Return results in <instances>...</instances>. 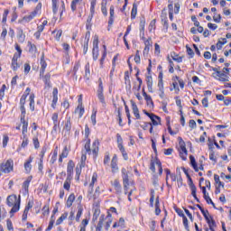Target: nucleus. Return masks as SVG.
<instances>
[{"instance_id":"412c9836","label":"nucleus","mask_w":231,"mask_h":231,"mask_svg":"<svg viewBox=\"0 0 231 231\" xmlns=\"http://www.w3.org/2000/svg\"><path fill=\"white\" fill-rule=\"evenodd\" d=\"M75 113H78L79 118H82L85 113L84 106L82 105H78L77 108L75 109Z\"/></svg>"},{"instance_id":"6e6d98bb","label":"nucleus","mask_w":231,"mask_h":231,"mask_svg":"<svg viewBox=\"0 0 231 231\" xmlns=\"http://www.w3.org/2000/svg\"><path fill=\"white\" fill-rule=\"evenodd\" d=\"M220 82H228V76H226L225 73L221 74V77L217 79Z\"/></svg>"},{"instance_id":"5fc2aeb1","label":"nucleus","mask_w":231,"mask_h":231,"mask_svg":"<svg viewBox=\"0 0 231 231\" xmlns=\"http://www.w3.org/2000/svg\"><path fill=\"white\" fill-rule=\"evenodd\" d=\"M97 178H98V175L97 173H93L92 181L89 184V187H91V189H93V185H95V182L97 181Z\"/></svg>"},{"instance_id":"603ef678","label":"nucleus","mask_w":231,"mask_h":231,"mask_svg":"<svg viewBox=\"0 0 231 231\" xmlns=\"http://www.w3.org/2000/svg\"><path fill=\"white\" fill-rule=\"evenodd\" d=\"M57 3H59V0H52V12L53 14H57V11L59 8L57 7Z\"/></svg>"},{"instance_id":"58836bf2","label":"nucleus","mask_w":231,"mask_h":231,"mask_svg":"<svg viewBox=\"0 0 231 231\" xmlns=\"http://www.w3.org/2000/svg\"><path fill=\"white\" fill-rule=\"evenodd\" d=\"M28 143H29L28 135L26 134L23 135V142H22L21 147L23 148L28 147Z\"/></svg>"},{"instance_id":"13d9d810","label":"nucleus","mask_w":231,"mask_h":231,"mask_svg":"<svg viewBox=\"0 0 231 231\" xmlns=\"http://www.w3.org/2000/svg\"><path fill=\"white\" fill-rule=\"evenodd\" d=\"M90 5V12L91 14H95V6H97V0H92Z\"/></svg>"},{"instance_id":"79ce46f5","label":"nucleus","mask_w":231,"mask_h":231,"mask_svg":"<svg viewBox=\"0 0 231 231\" xmlns=\"http://www.w3.org/2000/svg\"><path fill=\"white\" fill-rule=\"evenodd\" d=\"M51 118H52V121L54 124V127H57V125L59 124V114H57V113L52 114Z\"/></svg>"},{"instance_id":"39448f33","label":"nucleus","mask_w":231,"mask_h":231,"mask_svg":"<svg viewBox=\"0 0 231 231\" xmlns=\"http://www.w3.org/2000/svg\"><path fill=\"white\" fill-rule=\"evenodd\" d=\"M154 165H157L159 174L162 175L163 173V168H162V162H160V160L158 159H156L154 162L152 161L150 169L152 172H156V167Z\"/></svg>"},{"instance_id":"a18cd8bd","label":"nucleus","mask_w":231,"mask_h":231,"mask_svg":"<svg viewBox=\"0 0 231 231\" xmlns=\"http://www.w3.org/2000/svg\"><path fill=\"white\" fill-rule=\"evenodd\" d=\"M152 30H156V20H152L149 24V32H152Z\"/></svg>"},{"instance_id":"b1692460","label":"nucleus","mask_w":231,"mask_h":231,"mask_svg":"<svg viewBox=\"0 0 231 231\" xmlns=\"http://www.w3.org/2000/svg\"><path fill=\"white\" fill-rule=\"evenodd\" d=\"M189 160L194 171L198 172L199 171V168L198 167V163H196V159L194 158V156L190 155Z\"/></svg>"},{"instance_id":"4d7b16f0","label":"nucleus","mask_w":231,"mask_h":231,"mask_svg":"<svg viewBox=\"0 0 231 231\" xmlns=\"http://www.w3.org/2000/svg\"><path fill=\"white\" fill-rule=\"evenodd\" d=\"M175 79L179 82L180 88L183 89V88H185V82H183V79H180L178 76L175 77Z\"/></svg>"},{"instance_id":"72a5a7b5","label":"nucleus","mask_w":231,"mask_h":231,"mask_svg":"<svg viewBox=\"0 0 231 231\" xmlns=\"http://www.w3.org/2000/svg\"><path fill=\"white\" fill-rule=\"evenodd\" d=\"M106 223L105 226L106 230H109V227L111 226V223H113V220H111V214L108 213V215L106 217Z\"/></svg>"},{"instance_id":"f3484780","label":"nucleus","mask_w":231,"mask_h":231,"mask_svg":"<svg viewBox=\"0 0 231 231\" xmlns=\"http://www.w3.org/2000/svg\"><path fill=\"white\" fill-rule=\"evenodd\" d=\"M68 154H69V150H68V146H65L61 154L60 155L59 162L62 163V159L63 158H68Z\"/></svg>"},{"instance_id":"c03bdc74","label":"nucleus","mask_w":231,"mask_h":231,"mask_svg":"<svg viewBox=\"0 0 231 231\" xmlns=\"http://www.w3.org/2000/svg\"><path fill=\"white\" fill-rule=\"evenodd\" d=\"M54 223H55V218H54V217H53V215H52L51 217V221H50V223H49V226H48V227L46 228L45 231H50V230H51V228H53Z\"/></svg>"},{"instance_id":"9b49d317","label":"nucleus","mask_w":231,"mask_h":231,"mask_svg":"<svg viewBox=\"0 0 231 231\" xmlns=\"http://www.w3.org/2000/svg\"><path fill=\"white\" fill-rule=\"evenodd\" d=\"M73 169H75V163L73 162V161H69L67 166V178H71V174H73Z\"/></svg>"},{"instance_id":"393cba45","label":"nucleus","mask_w":231,"mask_h":231,"mask_svg":"<svg viewBox=\"0 0 231 231\" xmlns=\"http://www.w3.org/2000/svg\"><path fill=\"white\" fill-rule=\"evenodd\" d=\"M206 221L209 226V230L215 231L214 226H216V220H214V218L211 217V218L207 219Z\"/></svg>"},{"instance_id":"7ed1b4c3","label":"nucleus","mask_w":231,"mask_h":231,"mask_svg":"<svg viewBox=\"0 0 231 231\" xmlns=\"http://www.w3.org/2000/svg\"><path fill=\"white\" fill-rule=\"evenodd\" d=\"M116 141H117V147L119 149V151L122 152L123 154V158L124 160H128V156H127V152H125V148H124V139H122V135H120V134H116Z\"/></svg>"},{"instance_id":"774afa93","label":"nucleus","mask_w":231,"mask_h":231,"mask_svg":"<svg viewBox=\"0 0 231 231\" xmlns=\"http://www.w3.org/2000/svg\"><path fill=\"white\" fill-rule=\"evenodd\" d=\"M92 53H93L94 60H97V59H98V49H97V50L93 49Z\"/></svg>"},{"instance_id":"f704fd0d","label":"nucleus","mask_w":231,"mask_h":231,"mask_svg":"<svg viewBox=\"0 0 231 231\" xmlns=\"http://www.w3.org/2000/svg\"><path fill=\"white\" fill-rule=\"evenodd\" d=\"M214 180L217 183V187H221L222 189L223 187H225V183L221 182V180H219V175L215 174Z\"/></svg>"},{"instance_id":"0e129e2a","label":"nucleus","mask_w":231,"mask_h":231,"mask_svg":"<svg viewBox=\"0 0 231 231\" xmlns=\"http://www.w3.org/2000/svg\"><path fill=\"white\" fill-rule=\"evenodd\" d=\"M150 205L151 207H154V190H152L151 192Z\"/></svg>"},{"instance_id":"5701e85b","label":"nucleus","mask_w":231,"mask_h":231,"mask_svg":"<svg viewBox=\"0 0 231 231\" xmlns=\"http://www.w3.org/2000/svg\"><path fill=\"white\" fill-rule=\"evenodd\" d=\"M21 123L23 124L22 134L24 135L28 133V123L25 119H21Z\"/></svg>"},{"instance_id":"680f3d73","label":"nucleus","mask_w":231,"mask_h":231,"mask_svg":"<svg viewBox=\"0 0 231 231\" xmlns=\"http://www.w3.org/2000/svg\"><path fill=\"white\" fill-rule=\"evenodd\" d=\"M146 82H147L148 88H152V77L151 76L146 77Z\"/></svg>"},{"instance_id":"2f4dec72","label":"nucleus","mask_w":231,"mask_h":231,"mask_svg":"<svg viewBox=\"0 0 231 231\" xmlns=\"http://www.w3.org/2000/svg\"><path fill=\"white\" fill-rule=\"evenodd\" d=\"M85 39L87 41L83 46V53L86 55V53H88V48L89 47V36H88V33L86 34Z\"/></svg>"},{"instance_id":"f03ea898","label":"nucleus","mask_w":231,"mask_h":231,"mask_svg":"<svg viewBox=\"0 0 231 231\" xmlns=\"http://www.w3.org/2000/svg\"><path fill=\"white\" fill-rule=\"evenodd\" d=\"M14 171V161L12 159L7 160L5 162L0 163V172L8 174Z\"/></svg>"},{"instance_id":"1a4fd4ad","label":"nucleus","mask_w":231,"mask_h":231,"mask_svg":"<svg viewBox=\"0 0 231 231\" xmlns=\"http://www.w3.org/2000/svg\"><path fill=\"white\" fill-rule=\"evenodd\" d=\"M111 169L112 172L115 174L118 171V158L116 155H114L111 161Z\"/></svg>"},{"instance_id":"f257e3e1","label":"nucleus","mask_w":231,"mask_h":231,"mask_svg":"<svg viewBox=\"0 0 231 231\" xmlns=\"http://www.w3.org/2000/svg\"><path fill=\"white\" fill-rule=\"evenodd\" d=\"M7 205L8 207H13L10 213L15 214V212H18L21 207V200L17 199V196L11 195L7 197Z\"/></svg>"},{"instance_id":"c9c22d12","label":"nucleus","mask_w":231,"mask_h":231,"mask_svg":"<svg viewBox=\"0 0 231 231\" xmlns=\"http://www.w3.org/2000/svg\"><path fill=\"white\" fill-rule=\"evenodd\" d=\"M28 47L30 53L37 52V47L35 46V44L32 43V42H28Z\"/></svg>"},{"instance_id":"6ab92c4d","label":"nucleus","mask_w":231,"mask_h":231,"mask_svg":"<svg viewBox=\"0 0 231 231\" xmlns=\"http://www.w3.org/2000/svg\"><path fill=\"white\" fill-rule=\"evenodd\" d=\"M17 59H20L17 56H14L12 59V68L14 71H17L19 69V63H17Z\"/></svg>"},{"instance_id":"7c9ffc66","label":"nucleus","mask_w":231,"mask_h":231,"mask_svg":"<svg viewBox=\"0 0 231 231\" xmlns=\"http://www.w3.org/2000/svg\"><path fill=\"white\" fill-rule=\"evenodd\" d=\"M171 56V59L175 60V62H183V57L179 56L178 54H176V52H172Z\"/></svg>"},{"instance_id":"ea45409f","label":"nucleus","mask_w":231,"mask_h":231,"mask_svg":"<svg viewBox=\"0 0 231 231\" xmlns=\"http://www.w3.org/2000/svg\"><path fill=\"white\" fill-rule=\"evenodd\" d=\"M90 145H91V140L88 139L85 144L86 152H88V154H91V146Z\"/></svg>"},{"instance_id":"864d4df0","label":"nucleus","mask_w":231,"mask_h":231,"mask_svg":"<svg viewBox=\"0 0 231 231\" xmlns=\"http://www.w3.org/2000/svg\"><path fill=\"white\" fill-rule=\"evenodd\" d=\"M21 109V120L24 119L26 117V108H24V106H20Z\"/></svg>"},{"instance_id":"338daca9","label":"nucleus","mask_w":231,"mask_h":231,"mask_svg":"<svg viewBox=\"0 0 231 231\" xmlns=\"http://www.w3.org/2000/svg\"><path fill=\"white\" fill-rule=\"evenodd\" d=\"M183 225L186 230H189V219L187 218V217H183Z\"/></svg>"},{"instance_id":"6e6552de","label":"nucleus","mask_w":231,"mask_h":231,"mask_svg":"<svg viewBox=\"0 0 231 231\" xmlns=\"http://www.w3.org/2000/svg\"><path fill=\"white\" fill-rule=\"evenodd\" d=\"M40 64H41L40 77H44V71H46V68L48 66V64L46 63V60H44V54L42 55Z\"/></svg>"},{"instance_id":"09e8293b","label":"nucleus","mask_w":231,"mask_h":231,"mask_svg":"<svg viewBox=\"0 0 231 231\" xmlns=\"http://www.w3.org/2000/svg\"><path fill=\"white\" fill-rule=\"evenodd\" d=\"M15 50L17 51L18 53H14V56H17L19 58H21V54L23 53V50H21V46H19V44H15Z\"/></svg>"},{"instance_id":"052dcab7","label":"nucleus","mask_w":231,"mask_h":231,"mask_svg":"<svg viewBox=\"0 0 231 231\" xmlns=\"http://www.w3.org/2000/svg\"><path fill=\"white\" fill-rule=\"evenodd\" d=\"M134 60L136 64H140V51H136Z\"/></svg>"},{"instance_id":"a211bd4d","label":"nucleus","mask_w":231,"mask_h":231,"mask_svg":"<svg viewBox=\"0 0 231 231\" xmlns=\"http://www.w3.org/2000/svg\"><path fill=\"white\" fill-rule=\"evenodd\" d=\"M113 186L115 190L116 191V194L122 193V185H120V181H118V180H114Z\"/></svg>"},{"instance_id":"de8ad7c7","label":"nucleus","mask_w":231,"mask_h":231,"mask_svg":"<svg viewBox=\"0 0 231 231\" xmlns=\"http://www.w3.org/2000/svg\"><path fill=\"white\" fill-rule=\"evenodd\" d=\"M82 211H83V209H82V207H79V208H78V213H77V216H76V221H80V217H82Z\"/></svg>"},{"instance_id":"4c0bfd02","label":"nucleus","mask_w":231,"mask_h":231,"mask_svg":"<svg viewBox=\"0 0 231 231\" xmlns=\"http://www.w3.org/2000/svg\"><path fill=\"white\" fill-rule=\"evenodd\" d=\"M89 77H91V71L89 70V64L88 63L85 66V79H87V80H89Z\"/></svg>"},{"instance_id":"f8f14e48","label":"nucleus","mask_w":231,"mask_h":231,"mask_svg":"<svg viewBox=\"0 0 231 231\" xmlns=\"http://www.w3.org/2000/svg\"><path fill=\"white\" fill-rule=\"evenodd\" d=\"M35 15H37V11H32L29 15L24 16L20 23L25 22V23H30Z\"/></svg>"},{"instance_id":"3c124183","label":"nucleus","mask_w":231,"mask_h":231,"mask_svg":"<svg viewBox=\"0 0 231 231\" xmlns=\"http://www.w3.org/2000/svg\"><path fill=\"white\" fill-rule=\"evenodd\" d=\"M30 211V208H25L23 214L22 216V219L23 221H26V219L28 218V212Z\"/></svg>"},{"instance_id":"e2e57ef3","label":"nucleus","mask_w":231,"mask_h":231,"mask_svg":"<svg viewBox=\"0 0 231 231\" xmlns=\"http://www.w3.org/2000/svg\"><path fill=\"white\" fill-rule=\"evenodd\" d=\"M42 214L43 216H49L50 214V207L44 206L42 208Z\"/></svg>"},{"instance_id":"dca6fc26","label":"nucleus","mask_w":231,"mask_h":231,"mask_svg":"<svg viewBox=\"0 0 231 231\" xmlns=\"http://www.w3.org/2000/svg\"><path fill=\"white\" fill-rule=\"evenodd\" d=\"M33 162V157H29V159L24 163V169L26 172H30L32 171V162Z\"/></svg>"},{"instance_id":"4be33fe9","label":"nucleus","mask_w":231,"mask_h":231,"mask_svg":"<svg viewBox=\"0 0 231 231\" xmlns=\"http://www.w3.org/2000/svg\"><path fill=\"white\" fill-rule=\"evenodd\" d=\"M97 98L102 104L103 107H106V98L104 97V92L97 91Z\"/></svg>"},{"instance_id":"8fccbe9b","label":"nucleus","mask_w":231,"mask_h":231,"mask_svg":"<svg viewBox=\"0 0 231 231\" xmlns=\"http://www.w3.org/2000/svg\"><path fill=\"white\" fill-rule=\"evenodd\" d=\"M117 114H118V120H119V125L122 127V107H117Z\"/></svg>"},{"instance_id":"423d86ee","label":"nucleus","mask_w":231,"mask_h":231,"mask_svg":"<svg viewBox=\"0 0 231 231\" xmlns=\"http://www.w3.org/2000/svg\"><path fill=\"white\" fill-rule=\"evenodd\" d=\"M180 155L182 160H187V148L185 147V142H180Z\"/></svg>"},{"instance_id":"4468645a","label":"nucleus","mask_w":231,"mask_h":231,"mask_svg":"<svg viewBox=\"0 0 231 231\" xmlns=\"http://www.w3.org/2000/svg\"><path fill=\"white\" fill-rule=\"evenodd\" d=\"M189 181H190V184H189V187H190V189H191V196H193V198H195L196 201L198 203H199V199H198V196L196 195V185H194V183H192V179L189 178Z\"/></svg>"},{"instance_id":"2eb2a0df","label":"nucleus","mask_w":231,"mask_h":231,"mask_svg":"<svg viewBox=\"0 0 231 231\" xmlns=\"http://www.w3.org/2000/svg\"><path fill=\"white\" fill-rule=\"evenodd\" d=\"M98 145H100V142H98V140H95L93 142V145H92V152H93L95 158L98 154Z\"/></svg>"},{"instance_id":"20e7f679","label":"nucleus","mask_w":231,"mask_h":231,"mask_svg":"<svg viewBox=\"0 0 231 231\" xmlns=\"http://www.w3.org/2000/svg\"><path fill=\"white\" fill-rule=\"evenodd\" d=\"M121 172H122L125 194H127V190H129V175L127 174V170L125 168H123Z\"/></svg>"},{"instance_id":"0eeeda50","label":"nucleus","mask_w":231,"mask_h":231,"mask_svg":"<svg viewBox=\"0 0 231 231\" xmlns=\"http://www.w3.org/2000/svg\"><path fill=\"white\" fill-rule=\"evenodd\" d=\"M144 114L149 116V118L152 120V125H158L160 124V116H157L156 115L154 114H150L149 112L147 111H144Z\"/></svg>"},{"instance_id":"69168bd1","label":"nucleus","mask_w":231,"mask_h":231,"mask_svg":"<svg viewBox=\"0 0 231 231\" xmlns=\"http://www.w3.org/2000/svg\"><path fill=\"white\" fill-rule=\"evenodd\" d=\"M32 142L35 149H39L40 147L39 139L37 137H33Z\"/></svg>"},{"instance_id":"49530a36","label":"nucleus","mask_w":231,"mask_h":231,"mask_svg":"<svg viewBox=\"0 0 231 231\" xmlns=\"http://www.w3.org/2000/svg\"><path fill=\"white\" fill-rule=\"evenodd\" d=\"M93 49H94V51L98 49V36L97 35L94 36Z\"/></svg>"},{"instance_id":"aec40b11","label":"nucleus","mask_w":231,"mask_h":231,"mask_svg":"<svg viewBox=\"0 0 231 231\" xmlns=\"http://www.w3.org/2000/svg\"><path fill=\"white\" fill-rule=\"evenodd\" d=\"M63 131H66L67 133H69V131H71V117L67 118V122L63 127Z\"/></svg>"},{"instance_id":"37998d69","label":"nucleus","mask_w":231,"mask_h":231,"mask_svg":"<svg viewBox=\"0 0 231 231\" xmlns=\"http://www.w3.org/2000/svg\"><path fill=\"white\" fill-rule=\"evenodd\" d=\"M104 221H106V215H101L97 226H98L99 228H102L104 225Z\"/></svg>"},{"instance_id":"473e14b6","label":"nucleus","mask_w":231,"mask_h":231,"mask_svg":"<svg viewBox=\"0 0 231 231\" xmlns=\"http://www.w3.org/2000/svg\"><path fill=\"white\" fill-rule=\"evenodd\" d=\"M32 177L29 176L26 180L23 182V187L24 190L28 191V188L30 187V183L32 182Z\"/></svg>"},{"instance_id":"9d476101","label":"nucleus","mask_w":231,"mask_h":231,"mask_svg":"<svg viewBox=\"0 0 231 231\" xmlns=\"http://www.w3.org/2000/svg\"><path fill=\"white\" fill-rule=\"evenodd\" d=\"M132 106V111L137 120H140V110H138V106L133 100L130 101Z\"/></svg>"},{"instance_id":"a878e982","label":"nucleus","mask_w":231,"mask_h":231,"mask_svg":"<svg viewBox=\"0 0 231 231\" xmlns=\"http://www.w3.org/2000/svg\"><path fill=\"white\" fill-rule=\"evenodd\" d=\"M73 201H75V194L71 193L67 199L68 208H69L73 205Z\"/></svg>"},{"instance_id":"bb28decb","label":"nucleus","mask_w":231,"mask_h":231,"mask_svg":"<svg viewBox=\"0 0 231 231\" xmlns=\"http://www.w3.org/2000/svg\"><path fill=\"white\" fill-rule=\"evenodd\" d=\"M70 187H71V177H67L63 184V189H65V190H69Z\"/></svg>"},{"instance_id":"cd10ccee","label":"nucleus","mask_w":231,"mask_h":231,"mask_svg":"<svg viewBox=\"0 0 231 231\" xmlns=\"http://www.w3.org/2000/svg\"><path fill=\"white\" fill-rule=\"evenodd\" d=\"M51 78V75L50 73H47L43 77V81L45 82V88H51V84L50 83V79Z\"/></svg>"},{"instance_id":"bf43d9fd","label":"nucleus","mask_w":231,"mask_h":231,"mask_svg":"<svg viewBox=\"0 0 231 231\" xmlns=\"http://www.w3.org/2000/svg\"><path fill=\"white\" fill-rule=\"evenodd\" d=\"M79 1L80 0H72L71 2V10L75 12L77 10V5H79Z\"/></svg>"},{"instance_id":"a19ab883","label":"nucleus","mask_w":231,"mask_h":231,"mask_svg":"<svg viewBox=\"0 0 231 231\" xmlns=\"http://www.w3.org/2000/svg\"><path fill=\"white\" fill-rule=\"evenodd\" d=\"M68 217V213H63L60 218L56 221V225H60L64 219Z\"/></svg>"},{"instance_id":"e433bc0d","label":"nucleus","mask_w":231,"mask_h":231,"mask_svg":"<svg viewBox=\"0 0 231 231\" xmlns=\"http://www.w3.org/2000/svg\"><path fill=\"white\" fill-rule=\"evenodd\" d=\"M17 37H18V40H19V42H24V39H25V35H24V33L23 32V29H20L19 31H18V35H17Z\"/></svg>"},{"instance_id":"c756f323","label":"nucleus","mask_w":231,"mask_h":231,"mask_svg":"<svg viewBox=\"0 0 231 231\" xmlns=\"http://www.w3.org/2000/svg\"><path fill=\"white\" fill-rule=\"evenodd\" d=\"M161 212H162V209H160V197H157L156 200H155V214H156V216H160Z\"/></svg>"},{"instance_id":"ddd939ff","label":"nucleus","mask_w":231,"mask_h":231,"mask_svg":"<svg viewBox=\"0 0 231 231\" xmlns=\"http://www.w3.org/2000/svg\"><path fill=\"white\" fill-rule=\"evenodd\" d=\"M189 181H190V184H189V187H190V189H191V196H193V198H195L196 201L198 203H199V199H198V196L196 195V185H194V183H192V179L189 178Z\"/></svg>"},{"instance_id":"c85d7f7f","label":"nucleus","mask_w":231,"mask_h":231,"mask_svg":"<svg viewBox=\"0 0 231 231\" xmlns=\"http://www.w3.org/2000/svg\"><path fill=\"white\" fill-rule=\"evenodd\" d=\"M136 14H138V5H136V3H134L131 13L132 19H134L136 17Z\"/></svg>"}]
</instances>
